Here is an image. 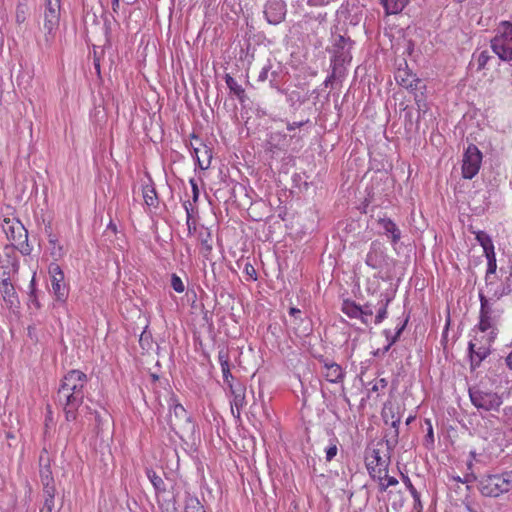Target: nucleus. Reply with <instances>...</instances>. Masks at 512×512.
Returning a JSON list of instances; mask_svg holds the SVG:
<instances>
[{"instance_id":"f257e3e1","label":"nucleus","mask_w":512,"mask_h":512,"mask_svg":"<svg viewBox=\"0 0 512 512\" xmlns=\"http://www.w3.org/2000/svg\"><path fill=\"white\" fill-rule=\"evenodd\" d=\"M87 382V375L80 370H70L63 376L57 391V402L63 408L67 421L76 420Z\"/></svg>"},{"instance_id":"f03ea898","label":"nucleus","mask_w":512,"mask_h":512,"mask_svg":"<svg viewBox=\"0 0 512 512\" xmlns=\"http://www.w3.org/2000/svg\"><path fill=\"white\" fill-rule=\"evenodd\" d=\"M168 423L181 440L187 441L193 438L196 426L185 408L174 397L169 400Z\"/></svg>"},{"instance_id":"7ed1b4c3","label":"nucleus","mask_w":512,"mask_h":512,"mask_svg":"<svg viewBox=\"0 0 512 512\" xmlns=\"http://www.w3.org/2000/svg\"><path fill=\"white\" fill-rule=\"evenodd\" d=\"M512 489V471L488 475L479 482V490L487 497H498Z\"/></svg>"},{"instance_id":"20e7f679","label":"nucleus","mask_w":512,"mask_h":512,"mask_svg":"<svg viewBox=\"0 0 512 512\" xmlns=\"http://www.w3.org/2000/svg\"><path fill=\"white\" fill-rule=\"evenodd\" d=\"M491 48L493 52L502 61H512V23L509 21H502L498 28L497 33L491 40Z\"/></svg>"},{"instance_id":"39448f33","label":"nucleus","mask_w":512,"mask_h":512,"mask_svg":"<svg viewBox=\"0 0 512 512\" xmlns=\"http://www.w3.org/2000/svg\"><path fill=\"white\" fill-rule=\"evenodd\" d=\"M471 403L479 410L485 412H497L503 403L498 393L480 386L470 387L468 390Z\"/></svg>"},{"instance_id":"423d86ee","label":"nucleus","mask_w":512,"mask_h":512,"mask_svg":"<svg viewBox=\"0 0 512 512\" xmlns=\"http://www.w3.org/2000/svg\"><path fill=\"white\" fill-rule=\"evenodd\" d=\"M390 463V456H381L379 449H372L366 455V467L369 475L378 481L384 480L387 476L388 466Z\"/></svg>"},{"instance_id":"0eeeda50","label":"nucleus","mask_w":512,"mask_h":512,"mask_svg":"<svg viewBox=\"0 0 512 512\" xmlns=\"http://www.w3.org/2000/svg\"><path fill=\"white\" fill-rule=\"evenodd\" d=\"M482 163V153L478 149V147L474 144H470L464 155L462 160V176L465 179H472L475 177Z\"/></svg>"},{"instance_id":"6e6552de","label":"nucleus","mask_w":512,"mask_h":512,"mask_svg":"<svg viewBox=\"0 0 512 512\" xmlns=\"http://www.w3.org/2000/svg\"><path fill=\"white\" fill-rule=\"evenodd\" d=\"M497 336V329L492 322H479L472 329V338L469 343H475V346L491 348L492 342Z\"/></svg>"},{"instance_id":"1a4fd4ad","label":"nucleus","mask_w":512,"mask_h":512,"mask_svg":"<svg viewBox=\"0 0 512 512\" xmlns=\"http://www.w3.org/2000/svg\"><path fill=\"white\" fill-rule=\"evenodd\" d=\"M382 417L386 424L391 425L390 431L386 434V446L388 449V452L392 451L397 443H398V436H399V430L398 426L400 424L401 418L393 409L392 406H384L382 411Z\"/></svg>"},{"instance_id":"9d476101","label":"nucleus","mask_w":512,"mask_h":512,"mask_svg":"<svg viewBox=\"0 0 512 512\" xmlns=\"http://www.w3.org/2000/svg\"><path fill=\"white\" fill-rule=\"evenodd\" d=\"M286 11V3L283 0H268L264 15L269 24L277 25L285 19Z\"/></svg>"},{"instance_id":"9b49d317","label":"nucleus","mask_w":512,"mask_h":512,"mask_svg":"<svg viewBox=\"0 0 512 512\" xmlns=\"http://www.w3.org/2000/svg\"><path fill=\"white\" fill-rule=\"evenodd\" d=\"M40 463V481L43 487V491L50 490L56 491L54 478L52 475V470L50 466V458L47 451L44 449L39 457Z\"/></svg>"},{"instance_id":"f8f14e48","label":"nucleus","mask_w":512,"mask_h":512,"mask_svg":"<svg viewBox=\"0 0 512 512\" xmlns=\"http://www.w3.org/2000/svg\"><path fill=\"white\" fill-rule=\"evenodd\" d=\"M389 301L390 298L387 295H381V299L377 302V304L368 302L361 307V318L363 319L364 317H371L375 312V320H383L386 318V307Z\"/></svg>"},{"instance_id":"ddd939ff","label":"nucleus","mask_w":512,"mask_h":512,"mask_svg":"<svg viewBox=\"0 0 512 512\" xmlns=\"http://www.w3.org/2000/svg\"><path fill=\"white\" fill-rule=\"evenodd\" d=\"M386 262L383 246L378 241H373L366 255L365 263L373 269H381Z\"/></svg>"},{"instance_id":"4468645a","label":"nucleus","mask_w":512,"mask_h":512,"mask_svg":"<svg viewBox=\"0 0 512 512\" xmlns=\"http://www.w3.org/2000/svg\"><path fill=\"white\" fill-rule=\"evenodd\" d=\"M0 293L3 300L8 303L10 307L16 306L19 303L15 288L10 282L9 273L5 271L1 275Z\"/></svg>"},{"instance_id":"2eb2a0df","label":"nucleus","mask_w":512,"mask_h":512,"mask_svg":"<svg viewBox=\"0 0 512 512\" xmlns=\"http://www.w3.org/2000/svg\"><path fill=\"white\" fill-rule=\"evenodd\" d=\"M468 352L470 358V368L474 371L482 361L490 354L491 350L487 347L475 346V343H468Z\"/></svg>"},{"instance_id":"dca6fc26","label":"nucleus","mask_w":512,"mask_h":512,"mask_svg":"<svg viewBox=\"0 0 512 512\" xmlns=\"http://www.w3.org/2000/svg\"><path fill=\"white\" fill-rule=\"evenodd\" d=\"M43 29L45 31V39L49 41L53 38L55 31L59 27L60 11H52L51 13L44 12Z\"/></svg>"},{"instance_id":"f3484780","label":"nucleus","mask_w":512,"mask_h":512,"mask_svg":"<svg viewBox=\"0 0 512 512\" xmlns=\"http://www.w3.org/2000/svg\"><path fill=\"white\" fill-rule=\"evenodd\" d=\"M230 390L231 395L233 396V399L231 401V407H235L237 409V414H240V409L245 405V386L240 383L236 382V384H230V387H228ZM232 412L234 413V410L232 409Z\"/></svg>"},{"instance_id":"a211bd4d","label":"nucleus","mask_w":512,"mask_h":512,"mask_svg":"<svg viewBox=\"0 0 512 512\" xmlns=\"http://www.w3.org/2000/svg\"><path fill=\"white\" fill-rule=\"evenodd\" d=\"M378 223L383 228L384 233L391 237V240L394 244L400 240L401 231L390 218H380Z\"/></svg>"},{"instance_id":"6ab92c4d","label":"nucleus","mask_w":512,"mask_h":512,"mask_svg":"<svg viewBox=\"0 0 512 512\" xmlns=\"http://www.w3.org/2000/svg\"><path fill=\"white\" fill-rule=\"evenodd\" d=\"M16 229L18 232V240L19 242L15 244V246L19 249L21 254L23 255H29L32 251V248L28 244V232L24 228V226L21 223H17Z\"/></svg>"},{"instance_id":"aec40b11","label":"nucleus","mask_w":512,"mask_h":512,"mask_svg":"<svg viewBox=\"0 0 512 512\" xmlns=\"http://www.w3.org/2000/svg\"><path fill=\"white\" fill-rule=\"evenodd\" d=\"M51 289L56 299L59 301H65L68 295V288L64 282V277L51 278Z\"/></svg>"},{"instance_id":"412c9836","label":"nucleus","mask_w":512,"mask_h":512,"mask_svg":"<svg viewBox=\"0 0 512 512\" xmlns=\"http://www.w3.org/2000/svg\"><path fill=\"white\" fill-rule=\"evenodd\" d=\"M324 376L327 381L331 383H338L343 379V371L340 365L337 363H329L325 362V373Z\"/></svg>"},{"instance_id":"4be33fe9","label":"nucleus","mask_w":512,"mask_h":512,"mask_svg":"<svg viewBox=\"0 0 512 512\" xmlns=\"http://www.w3.org/2000/svg\"><path fill=\"white\" fill-rule=\"evenodd\" d=\"M395 80L400 86L404 88L412 87V82L416 81V75L408 69H398V71L395 73Z\"/></svg>"},{"instance_id":"5701e85b","label":"nucleus","mask_w":512,"mask_h":512,"mask_svg":"<svg viewBox=\"0 0 512 512\" xmlns=\"http://www.w3.org/2000/svg\"><path fill=\"white\" fill-rule=\"evenodd\" d=\"M407 322H403L401 326L396 327L394 335H391V332L389 330H385V336L388 340V344L382 349L377 350L375 352V355H379L380 353L385 354L389 351L390 347L397 341V339L400 337L401 333L406 327Z\"/></svg>"},{"instance_id":"b1692460","label":"nucleus","mask_w":512,"mask_h":512,"mask_svg":"<svg viewBox=\"0 0 512 512\" xmlns=\"http://www.w3.org/2000/svg\"><path fill=\"white\" fill-rule=\"evenodd\" d=\"M387 14H397L401 12L408 0H380Z\"/></svg>"},{"instance_id":"393cba45","label":"nucleus","mask_w":512,"mask_h":512,"mask_svg":"<svg viewBox=\"0 0 512 512\" xmlns=\"http://www.w3.org/2000/svg\"><path fill=\"white\" fill-rule=\"evenodd\" d=\"M225 82L230 92H232L240 102H243L246 95L245 90L242 88V86L239 85L230 74L225 75Z\"/></svg>"},{"instance_id":"a878e982","label":"nucleus","mask_w":512,"mask_h":512,"mask_svg":"<svg viewBox=\"0 0 512 512\" xmlns=\"http://www.w3.org/2000/svg\"><path fill=\"white\" fill-rule=\"evenodd\" d=\"M144 202L149 208L158 207V196L155 188L152 185H145L143 187Z\"/></svg>"},{"instance_id":"bb28decb","label":"nucleus","mask_w":512,"mask_h":512,"mask_svg":"<svg viewBox=\"0 0 512 512\" xmlns=\"http://www.w3.org/2000/svg\"><path fill=\"white\" fill-rule=\"evenodd\" d=\"M342 311L350 318H361V306H358L354 301L344 300Z\"/></svg>"},{"instance_id":"cd10ccee","label":"nucleus","mask_w":512,"mask_h":512,"mask_svg":"<svg viewBox=\"0 0 512 512\" xmlns=\"http://www.w3.org/2000/svg\"><path fill=\"white\" fill-rule=\"evenodd\" d=\"M476 240L482 246L485 254L492 253V251H494V245H493L492 239L484 231H478L476 233Z\"/></svg>"},{"instance_id":"c85d7f7f","label":"nucleus","mask_w":512,"mask_h":512,"mask_svg":"<svg viewBox=\"0 0 512 512\" xmlns=\"http://www.w3.org/2000/svg\"><path fill=\"white\" fill-rule=\"evenodd\" d=\"M29 15V7L27 4V0H18L16 6L15 18L18 24H22L26 21L27 16Z\"/></svg>"},{"instance_id":"c756f323","label":"nucleus","mask_w":512,"mask_h":512,"mask_svg":"<svg viewBox=\"0 0 512 512\" xmlns=\"http://www.w3.org/2000/svg\"><path fill=\"white\" fill-rule=\"evenodd\" d=\"M55 493L56 491L46 490L43 491V507L40 512H53L55 507Z\"/></svg>"},{"instance_id":"7c9ffc66","label":"nucleus","mask_w":512,"mask_h":512,"mask_svg":"<svg viewBox=\"0 0 512 512\" xmlns=\"http://www.w3.org/2000/svg\"><path fill=\"white\" fill-rule=\"evenodd\" d=\"M185 512H206L198 498L188 495L185 500Z\"/></svg>"},{"instance_id":"2f4dec72","label":"nucleus","mask_w":512,"mask_h":512,"mask_svg":"<svg viewBox=\"0 0 512 512\" xmlns=\"http://www.w3.org/2000/svg\"><path fill=\"white\" fill-rule=\"evenodd\" d=\"M203 149L204 154L206 155V159H201V157L199 156V152L201 151L199 148H194V156L196 158L199 168L202 170H206L209 168L211 163V154L206 146H204Z\"/></svg>"},{"instance_id":"473e14b6","label":"nucleus","mask_w":512,"mask_h":512,"mask_svg":"<svg viewBox=\"0 0 512 512\" xmlns=\"http://www.w3.org/2000/svg\"><path fill=\"white\" fill-rule=\"evenodd\" d=\"M147 477L152 483L156 491L162 492L166 490L163 479L152 470H147Z\"/></svg>"},{"instance_id":"72a5a7b5","label":"nucleus","mask_w":512,"mask_h":512,"mask_svg":"<svg viewBox=\"0 0 512 512\" xmlns=\"http://www.w3.org/2000/svg\"><path fill=\"white\" fill-rule=\"evenodd\" d=\"M49 244L51 245V256L55 260L64 255L63 247L57 243V239L53 234H49Z\"/></svg>"},{"instance_id":"f704fd0d","label":"nucleus","mask_w":512,"mask_h":512,"mask_svg":"<svg viewBox=\"0 0 512 512\" xmlns=\"http://www.w3.org/2000/svg\"><path fill=\"white\" fill-rule=\"evenodd\" d=\"M218 361H219V364H220L221 367L222 366L230 365L229 364L230 357H229V351H228L227 347H225V346L219 347Z\"/></svg>"},{"instance_id":"c9c22d12","label":"nucleus","mask_w":512,"mask_h":512,"mask_svg":"<svg viewBox=\"0 0 512 512\" xmlns=\"http://www.w3.org/2000/svg\"><path fill=\"white\" fill-rule=\"evenodd\" d=\"M491 58L488 51L484 50L479 53L477 56V70H483L487 65L489 59Z\"/></svg>"},{"instance_id":"e433bc0d","label":"nucleus","mask_w":512,"mask_h":512,"mask_svg":"<svg viewBox=\"0 0 512 512\" xmlns=\"http://www.w3.org/2000/svg\"><path fill=\"white\" fill-rule=\"evenodd\" d=\"M414 100H415V103H416V105L418 107L419 114L421 112L425 113L426 110H427V104L425 102L424 93L423 92L415 93Z\"/></svg>"},{"instance_id":"4c0bfd02","label":"nucleus","mask_w":512,"mask_h":512,"mask_svg":"<svg viewBox=\"0 0 512 512\" xmlns=\"http://www.w3.org/2000/svg\"><path fill=\"white\" fill-rule=\"evenodd\" d=\"M171 286L178 293H182L185 290L184 283L176 274H172L171 276Z\"/></svg>"},{"instance_id":"58836bf2","label":"nucleus","mask_w":512,"mask_h":512,"mask_svg":"<svg viewBox=\"0 0 512 512\" xmlns=\"http://www.w3.org/2000/svg\"><path fill=\"white\" fill-rule=\"evenodd\" d=\"M337 440H331L330 445L326 448V460L331 461L337 455Z\"/></svg>"},{"instance_id":"ea45409f","label":"nucleus","mask_w":512,"mask_h":512,"mask_svg":"<svg viewBox=\"0 0 512 512\" xmlns=\"http://www.w3.org/2000/svg\"><path fill=\"white\" fill-rule=\"evenodd\" d=\"M61 0H45L44 12L60 11Z\"/></svg>"},{"instance_id":"a19ab883","label":"nucleus","mask_w":512,"mask_h":512,"mask_svg":"<svg viewBox=\"0 0 512 512\" xmlns=\"http://www.w3.org/2000/svg\"><path fill=\"white\" fill-rule=\"evenodd\" d=\"M221 370H222V374H223L224 383L228 387H230V384H236V382H234V378L230 372V365L222 366Z\"/></svg>"},{"instance_id":"79ce46f5","label":"nucleus","mask_w":512,"mask_h":512,"mask_svg":"<svg viewBox=\"0 0 512 512\" xmlns=\"http://www.w3.org/2000/svg\"><path fill=\"white\" fill-rule=\"evenodd\" d=\"M487 260H488V269H487V274L489 273H495L496 271V257H495V252L492 251V253H488V254H485Z\"/></svg>"},{"instance_id":"37998d69","label":"nucleus","mask_w":512,"mask_h":512,"mask_svg":"<svg viewBox=\"0 0 512 512\" xmlns=\"http://www.w3.org/2000/svg\"><path fill=\"white\" fill-rule=\"evenodd\" d=\"M49 275H50V278H53V276L64 277V273H63L61 267L55 262H53L49 265Z\"/></svg>"},{"instance_id":"c03bdc74","label":"nucleus","mask_w":512,"mask_h":512,"mask_svg":"<svg viewBox=\"0 0 512 512\" xmlns=\"http://www.w3.org/2000/svg\"><path fill=\"white\" fill-rule=\"evenodd\" d=\"M6 234L7 237L13 241L14 245L19 242L16 226H10L9 229L6 231Z\"/></svg>"},{"instance_id":"a18cd8bd","label":"nucleus","mask_w":512,"mask_h":512,"mask_svg":"<svg viewBox=\"0 0 512 512\" xmlns=\"http://www.w3.org/2000/svg\"><path fill=\"white\" fill-rule=\"evenodd\" d=\"M184 208H185L186 216H187L186 223H187L188 229L191 230V225L193 224L191 222L193 209L191 207V204L188 201L184 203Z\"/></svg>"},{"instance_id":"49530a36","label":"nucleus","mask_w":512,"mask_h":512,"mask_svg":"<svg viewBox=\"0 0 512 512\" xmlns=\"http://www.w3.org/2000/svg\"><path fill=\"white\" fill-rule=\"evenodd\" d=\"M425 88V85L423 84L422 80L416 77V81L412 82V87H406L407 90L417 93V91H420L421 89Z\"/></svg>"},{"instance_id":"de8ad7c7","label":"nucleus","mask_w":512,"mask_h":512,"mask_svg":"<svg viewBox=\"0 0 512 512\" xmlns=\"http://www.w3.org/2000/svg\"><path fill=\"white\" fill-rule=\"evenodd\" d=\"M402 480L405 484V486L407 487V489L409 490V492L411 493L412 496H416V488L413 486L410 478L407 476V475H404L402 474Z\"/></svg>"},{"instance_id":"09e8293b","label":"nucleus","mask_w":512,"mask_h":512,"mask_svg":"<svg viewBox=\"0 0 512 512\" xmlns=\"http://www.w3.org/2000/svg\"><path fill=\"white\" fill-rule=\"evenodd\" d=\"M34 285H35V277L32 278L30 287H31V293L29 296V301L33 303L37 308L39 307V302L36 298L35 291H34Z\"/></svg>"},{"instance_id":"8fccbe9b","label":"nucleus","mask_w":512,"mask_h":512,"mask_svg":"<svg viewBox=\"0 0 512 512\" xmlns=\"http://www.w3.org/2000/svg\"><path fill=\"white\" fill-rule=\"evenodd\" d=\"M245 273L251 277V279L256 280L257 279V273L253 265L250 263H246L244 267Z\"/></svg>"},{"instance_id":"3c124183","label":"nucleus","mask_w":512,"mask_h":512,"mask_svg":"<svg viewBox=\"0 0 512 512\" xmlns=\"http://www.w3.org/2000/svg\"><path fill=\"white\" fill-rule=\"evenodd\" d=\"M190 184H191V187H192V198H193V201L194 202H197L198 198H199V189H198V185L195 181V179H190Z\"/></svg>"},{"instance_id":"603ef678","label":"nucleus","mask_w":512,"mask_h":512,"mask_svg":"<svg viewBox=\"0 0 512 512\" xmlns=\"http://www.w3.org/2000/svg\"><path fill=\"white\" fill-rule=\"evenodd\" d=\"M351 45V42L349 39H345L343 36H339L335 46L338 48V49H344L346 46H349L350 47Z\"/></svg>"},{"instance_id":"864d4df0","label":"nucleus","mask_w":512,"mask_h":512,"mask_svg":"<svg viewBox=\"0 0 512 512\" xmlns=\"http://www.w3.org/2000/svg\"><path fill=\"white\" fill-rule=\"evenodd\" d=\"M309 122V119L305 120V121H299V122H292V123H288L287 124V130L288 131H294L295 129L297 128H300L302 126H304L305 124H307Z\"/></svg>"},{"instance_id":"5fc2aeb1","label":"nucleus","mask_w":512,"mask_h":512,"mask_svg":"<svg viewBox=\"0 0 512 512\" xmlns=\"http://www.w3.org/2000/svg\"><path fill=\"white\" fill-rule=\"evenodd\" d=\"M270 68H271L270 65L264 66L262 68V70L258 76L259 81H265L268 78V73H269Z\"/></svg>"},{"instance_id":"6e6d98bb","label":"nucleus","mask_w":512,"mask_h":512,"mask_svg":"<svg viewBox=\"0 0 512 512\" xmlns=\"http://www.w3.org/2000/svg\"><path fill=\"white\" fill-rule=\"evenodd\" d=\"M329 3V0H307V4L312 7L323 6Z\"/></svg>"},{"instance_id":"4d7b16f0","label":"nucleus","mask_w":512,"mask_h":512,"mask_svg":"<svg viewBox=\"0 0 512 512\" xmlns=\"http://www.w3.org/2000/svg\"><path fill=\"white\" fill-rule=\"evenodd\" d=\"M301 313H302L301 310L296 307H290L289 311H288L289 316L292 318L300 317Z\"/></svg>"},{"instance_id":"13d9d810","label":"nucleus","mask_w":512,"mask_h":512,"mask_svg":"<svg viewBox=\"0 0 512 512\" xmlns=\"http://www.w3.org/2000/svg\"><path fill=\"white\" fill-rule=\"evenodd\" d=\"M486 303H487V301L484 299L483 296H481V316H480V320L481 321L489 320L488 317L486 316L485 312H484Z\"/></svg>"},{"instance_id":"bf43d9fd","label":"nucleus","mask_w":512,"mask_h":512,"mask_svg":"<svg viewBox=\"0 0 512 512\" xmlns=\"http://www.w3.org/2000/svg\"><path fill=\"white\" fill-rule=\"evenodd\" d=\"M416 496H412L413 499H414V508L415 509H418V510H421L422 509V504H421V500H420V494L418 491H416Z\"/></svg>"},{"instance_id":"052dcab7","label":"nucleus","mask_w":512,"mask_h":512,"mask_svg":"<svg viewBox=\"0 0 512 512\" xmlns=\"http://www.w3.org/2000/svg\"><path fill=\"white\" fill-rule=\"evenodd\" d=\"M384 480L387 481L388 486H395L398 484V480L395 477L389 476L388 474L386 477H384Z\"/></svg>"},{"instance_id":"680f3d73","label":"nucleus","mask_w":512,"mask_h":512,"mask_svg":"<svg viewBox=\"0 0 512 512\" xmlns=\"http://www.w3.org/2000/svg\"><path fill=\"white\" fill-rule=\"evenodd\" d=\"M450 325H451V322L447 321L445 324V327L443 329L442 338L445 341H448V330H449Z\"/></svg>"},{"instance_id":"e2e57ef3","label":"nucleus","mask_w":512,"mask_h":512,"mask_svg":"<svg viewBox=\"0 0 512 512\" xmlns=\"http://www.w3.org/2000/svg\"><path fill=\"white\" fill-rule=\"evenodd\" d=\"M150 334L147 331V326L144 328L143 332L140 335V342L147 341L149 339Z\"/></svg>"},{"instance_id":"0e129e2a","label":"nucleus","mask_w":512,"mask_h":512,"mask_svg":"<svg viewBox=\"0 0 512 512\" xmlns=\"http://www.w3.org/2000/svg\"><path fill=\"white\" fill-rule=\"evenodd\" d=\"M120 8V0H112V10L114 13H118Z\"/></svg>"},{"instance_id":"69168bd1","label":"nucleus","mask_w":512,"mask_h":512,"mask_svg":"<svg viewBox=\"0 0 512 512\" xmlns=\"http://www.w3.org/2000/svg\"><path fill=\"white\" fill-rule=\"evenodd\" d=\"M475 479H476V477L473 474H468L463 478V483H469Z\"/></svg>"},{"instance_id":"338daca9","label":"nucleus","mask_w":512,"mask_h":512,"mask_svg":"<svg viewBox=\"0 0 512 512\" xmlns=\"http://www.w3.org/2000/svg\"><path fill=\"white\" fill-rule=\"evenodd\" d=\"M94 68L97 72V74H100V60L98 58H94Z\"/></svg>"},{"instance_id":"774afa93","label":"nucleus","mask_w":512,"mask_h":512,"mask_svg":"<svg viewBox=\"0 0 512 512\" xmlns=\"http://www.w3.org/2000/svg\"><path fill=\"white\" fill-rule=\"evenodd\" d=\"M506 364L512 370V351L506 357Z\"/></svg>"}]
</instances>
